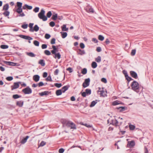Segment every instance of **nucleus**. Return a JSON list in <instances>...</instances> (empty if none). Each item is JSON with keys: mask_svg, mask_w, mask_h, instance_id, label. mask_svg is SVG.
<instances>
[{"mask_svg": "<svg viewBox=\"0 0 153 153\" xmlns=\"http://www.w3.org/2000/svg\"><path fill=\"white\" fill-rule=\"evenodd\" d=\"M45 11L43 9L41 10L40 12L38 14V16L39 18L42 19L43 21H45L47 20V17L49 18L52 15L51 11H49L47 13V16L45 15Z\"/></svg>", "mask_w": 153, "mask_h": 153, "instance_id": "1", "label": "nucleus"}, {"mask_svg": "<svg viewBox=\"0 0 153 153\" xmlns=\"http://www.w3.org/2000/svg\"><path fill=\"white\" fill-rule=\"evenodd\" d=\"M131 88L134 91L138 93L139 91H137L139 88V84L136 81L133 82L131 85Z\"/></svg>", "mask_w": 153, "mask_h": 153, "instance_id": "2", "label": "nucleus"}, {"mask_svg": "<svg viewBox=\"0 0 153 153\" xmlns=\"http://www.w3.org/2000/svg\"><path fill=\"white\" fill-rule=\"evenodd\" d=\"M18 8L16 9V12L18 13H20L22 12V3L20 2L16 3Z\"/></svg>", "mask_w": 153, "mask_h": 153, "instance_id": "3", "label": "nucleus"}, {"mask_svg": "<svg viewBox=\"0 0 153 153\" xmlns=\"http://www.w3.org/2000/svg\"><path fill=\"white\" fill-rule=\"evenodd\" d=\"M22 92L25 94H30L32 93V89L29 86L22 90Z\"/></svg>", "mask_w": 153, "mask_h": 153, "instance_id": "4", "label": "nucleus"}, {"mask_svg": "<svg viewBox=\"0 0 153 153\" xmlns=\"http://www.w3.org/2000/svg\"><path fill=\"white\" fill-rule=\"evenodd\" d=\"M68 127H70L71 129H76V125L72 122L69 121L67 123V126Z\"/></svg>", "mask_w": 153, "mask_h": 153, "instance_id": "5", "label": "nucleus"}, {"mask_svg": "<svg viewBox=\"0 0 153 153\" xmlns=\"http://www.w3.org/2000/svg\"><path fill=\"white\" fill-rule=\"evenodd\" d=\"M90 82V79L89 78L85 79L82 84V86L84 88L88 87L89 85Z\"/></svg>", "mask_w": 153, "mask_h": 153, "instance_id": "6", "label": "nucleus"}, {"mask_svg": "<svg viewBox=\"0 0 153 153\" xmlns=\"http://www.w3.org/2000/svg\"><path fill=\"white\" fill-rule=\"evenodd\" d=\"M21 82H14V85L13 86H12V89L13 90L16 89L18 88L19 87V84H21Z\"/></svg>", "mask_w": 153, "mask_h": 153, "instance_id": "7", "label": "nucleus"}, {"mask_svg": "<svg viewBox=\"0 0 153 153\" xmlns=\"http://www.w3.org/2000/svg\"><path fill=\"white\" fill-rule=\"evenodd\" d=\"M85 9L88 12L94 13V10L90 6H88L85 8Z\"/></svg>", "mask_w": 153, "mask_h": 153, "instance_id": "8", "label": "nucleus"}, {"mask_svg": "<svg viewBox=\"0 0 153 153\" xmlns=\"http://www.w3.org/2000/svg\"><path fill=\"white\" fill-rule=\"evenodd\" d=\"M130 73L131 76L133 78L136 79L138 78L137 74L135 71H131L130 72Z\"/></svg>", "mask_w": 153, "mask_h": 153, "instance_id": "9", "label": "nucleus"}, {"mask_svg": "<svg viewBox=\"0 0 153 153\" xmlns=\"http://www.w3.org/2000/svg\"><path fill=\"white\" fill-rule=\"evenodd\" d=\"M19 36L21 38L25 39L28 40H30L33 39V38L32 37H31L28 36L24 35H20Z\"/></svg>", "mask_w": 153, "mask_h": 153, "instance_id": "10", "label": "nucleus"}, {"mask_svg": "<svg viewBox=\"0 0 153 153\" xmlns=\"http://www.w3.org/2000/svg\"><path fill=\"white\" fill-rule=\"evenodd\" d=\"M50 93V92L48 91H45L41 93H39V95L41 96H47Z\"/></svg>", "mask_w": 153, "mask_h": 153, "instance_id": "11", "label": "nucleus"}, {"mask_svg": "<svg viewBox=\"0 0 153 153\" xmlns=\"http://www.w3.org/2000/svg\"><path fill=\"white\" fill-rule=\"evenodd\" d=\"M33 7L31 6H29L27 4H25L22 7V9L24 10H25L27 9L28 10H31L32 9Z\"/></svg>", "mask_w": 153, "mask_h": 153, "instance_id": "12", "label": "nucleus"}, {"mask_svg": "<svg viewBox=\"0 0 153 153\" xmlns=\"http://www.w3.org/2000/svg\"><path fill=\"white\" fill-rule=\"evenodd\" d=\"M135 142L133 140L128 142V146L130 147L131 148L134 146L135 145Z\"/></svg>", "mask_w": 153, "mask_h": 153, "instance_id": "13", "label": "nucleus"}, {"mask_svg": "<svg viewBox=\"0 0 153 153\" xmlns=\"http://www.w3.org/2000/svg\"><path fill=\"white\" fill-rule=\"evenodd\" d=\"M77 53L78 54L82 55L85 54V52L84 50H82L81 49H79L77 51Z\"/></svg>", "mask_w": 153, "mask_h": 153, "instance_id": "14", "label": "nucleus"}, {"mask_svg": "<svg viewBox=\"0 0 153 153\" xmlns=\"http://www.w3.org/2000/svg\"><path fill=\"white\" fill-rule=\"evenodd\" d=\"M40 78V76L38 75H35L33 76V80L36 82H38Z\"/></svg>", "mask_w": 153, "mask_h": 153, "instance_id": "15", "label": "nucleus"}, {"mask_svg": "<svg viewBox=\"0 0 153 153\" xmlns=\"http://www.w3.org/2000/svg\"><path fill=\"white\" fill-rule=\"evenodd\" d=\"M24 104V102L23 101L21 100L18 101L16 102V105L19 107H22L23 106Z\"/></svg>", "mask_w": 153, "mask_h": 153, "instance_id": "16", "label": "nucleus"}, {"mask_svg": "<svg viewBox=\"0 0 153 153\" xmlns=\"http://www.w3.org/2000/svg\"><path fill=\"white\" fill-rule=\"evenodd\" d=\"M100 93V94L101 96L105 97L106 95V92H105L103 91H98V93Z\"/></svg>", "mask_w": 153, "mask_h": 153, "instance_id": "17", "label": "nucleus"}, {"mask_svg": "<svg viewBox=\"0 0 153 153\" xmlns=\"http://www.w3.org/2000/svg\"><path fill=\"white\" fill-rule=\"evenodd\" d=\"M55 55L54 56H53V57L56 59L57 58L58 59H59L61 58V55L59 53H55V54H53Z\"/></svg>", "mask_w": 153, "mask_h": 153, "instance_id": "18", "label": "nucleus"}, {"mask_svg": "<svg viewBox=\"0 0 153 153\" xmlns=\"http://www.w3.org/2000/svg\"><path fill=\"white\" fill-rule=\"evenodd\" d=\"M38 63L42 66H44L45 65V62L43 59L40 60L39 61Z\"/></svg>", "mask_w": 153, "mask_h": 153, "instance_id": "19", "label": "nucleus"}, {"mask_svg": "<svg viewBox=\"0 0 153 153\" xmlns=\"http://www.w3.org/2000/svg\"><path fill=\"white\" fill-rule=\"evenodd\" d=\"M29 138V136H27L25 137L23 139H22V140L21 141V143L22 144H24L26 142L27 139Z\"/></svg>", "mask_w": 153, "mask_h": 153, "instance_id": "20", "label": "nucleus"}, {"mask_svg": "<svg viewBox=\"0 0 153 153\" xmlns=\"http://www.w3.org/2000/svg\"><path fill=\"white\" fill-rule=\"evenodd\" d=\"M69 87V86L68 85L65 86L64 87H63L61 89V90H62V92L63 93H64L66 91H67Z\"/></svg>", "mask_w": 153, "mask_h": 153, "instance_id": "21", "label": "nucleus"}, {"mask_svg": "<svg viewBox=\"0 0 153 153\" xmlns=\"http://www.w3.org/2000/svg\"><path fill=\"white\" fill-rule=\"evenodd\" d=\"M27 55L31 57H34L36 56V55L32 52L27 53Z\"/></svg>", "mask_w": 153, "mask_h": 153, "instance_id": "22", "label": "nucleus"}, {"mask_svg": "<svg viewBox=\"0 0 153 153\" xmlns=\"http://www.w3.org/2000/svg\"><path fill=\"white\" fill-rule=\"evenodd\" d=\"M9 5L8 4H6L3 6V10L5 11L7 10L9 8Z\"/></svg>", "mask_w": 153, "mask_h": 153, "instance_id": "23", "label": "nucleus"}, {"mask_svg": "<svg viewBox=\"0 0 153 153\" xmlns=\"http://www.w3.org/2000/svg\"><path fill=\"white\" fill-rule=\"evenodd\" d=\"M62 30L63 31H67L68 30V28H66V25H63L62 27Z\"/></svg>", "mask_w": 153, "mask_h": 153, "instance_id": "24", "label": "nucleus"}, {"mask_svg": "<svg viewBox=\"0 0 153 153\" xmlns=\"http://www.w3.org/2000/svg\"><path fill=\"white\" fill-rule=\"evenodd\" d=\"M33 23H30L29 25V27L30 28V31L31 32H33Z\"/></svg>", "mask_w": 153, "mask_h": 153, "instance_id": "25", "label": "nucleus"}, {"mask_svg": "<svg viewBox=\"0 0 153 153\" xmlns=\"http://www.w3.org/2000/svg\"><path fill=\"white\" fill-rule=\"evenodd\" d=\"M4 63L10 65L14 66L15 65V63L13 62L4 61Z\"/></svg>", "mask_w": 153, "mask_h": 153, "instance_id": "26", "label": "nucleus"}, {"mask_svg": "<svg viewBox=\"0 0 153 153\" xmlns=\"http://www.w3.org/2000/svg\"><path fill=\"white\" fill-rule=\"evenodd\" d=\"M97 103V100H96L95 101H92L91 103V105H90V107H93Z\"/></svg>", "mask_w": 153, "mask_h": 153, "instance_id": "27", "label": "nucleus"}, {"mask_svg": "<svg viewBox=\"0 0 153 153\" xmlns=\"http://www.w3.org/2000/svg\"><path fill=\"white\" fill-rule=\"evenodd\" d=\"M62 91L61 89L58 90L56 91V94L57 96L61 95L62 94Z\"/></svg>", "mask_w": 153, "mask_h": 153, "instance_id": "28", "label": "nucleus"}, {"mask_svg": "<svg viewBox=\"0 0 153 153\" xmlns=\"http://www.w3.org/2000/svg\"><path fill=\"white\" fill-rule=\"evenodd\" d=\"M97 64L95 62H92L91 64V67L92 68H95L97 66Z\"/></svg>", "mask_w": 153, "mask_h": 153, "instance_id": "29", "label": "nucleus"}, {"mask_svg": "<svg viewBox=\"0 0 153 153\" xmlns=\"http://www.w3.org/2000/svg\"><path fill=\"white\" fill-rule=\"evenodd\" d=\"M85 91L87 95H90L91 94V90L90 89H87Z\"/></svg>", "mask_w": 153, "mask_h": 153, "instance_id": "30", "label": "nucleus"}, {"mask_svg": "<svg viewBox=\"0 0 153 153\" xmlns=\"http://www.w3.org/2000/svg\"><path fill=\"white\" fill-rule=\"evenodd\" d=\"M57 18V13H54L53 14L52 17V19L54 20H55Z\"/></svg>", "mask_w": 153, "mask_h": 153, "instance_id": "31", "label": "nucleus"}, {"mask_svg": "<svg viewBox=\"0 0 153 153\" xmlns=\"http://www.w3.org/2000/svg\"><path fill=\"white\" fill-rule=\"evenodd\" d=\"M39 29V27L37 25H35L33 29V31H34L36 32L38 31Z\"/></svg>", "mask_w": 153, "mask_h": 153, "instance_id": "32", "label": "nucleus"}, {"mask_svg": "<svg viewBox=\"0 0 153 153\" xmlns=\"http://www.w3.org/2000/svg\"><path fill=\"white\" fill-rule=\"evenodd\" d=\"M61 33L62 34V38H65L67 35V33L66 32H61Z\"/></svg>", "mask_w": 153, "mask_h": 153, "instance_id": "33", "label": "nucleus"}, {"mask_svg": "<svg viewBox=\"0 0 153 153\" xmlns=\"http://www.w3.org/2000/svg\"><path fill=\"white\" fill-rule=\"evenodd\" d=\"M129 127L130 130H133L135 129V127L133 125L130 124L129 125Z\"/></svg>", "mask_w": 153, "mask_h": 153, "instance_id": "34", "label": "nucleus"}, {"mask_svg": "<svg viewBox=\"0 0 153 153\" xmlns=\"http://www.w3.org/2000/svg\"><path fill=\"white\" fill-rule=\"evenodd\" d=\"M120 104V102L117 100L114 101L112 103V105H116Z\"/></svg>", "mask_w": 153, "mask_h": 153, "instance_id": "35", "label": "nucleus"}, {"mask_svg": "<svg viewBox=\"0 0 153 153\" xmlns=\"http://www.w3.org/2000/svg\"><path fill=\"white\" fill-rule=\"evenodd\" d=\"M45 54L48 56L50 55L51 54V52L49 51L48 50H45L44 51Z\"/></svg>", "mask_w": 153, "mask_h": 153, "instance_id": "36", "label": "nucleus"}, {"mask_svg": "<svg viewBox=\"0 0 153 153\" xmlns=\"http://www.w3.org/2000/svg\"><path fill=\"white\" fill-rule=\"evenodd\" d=\"M0 48L3 49H6L8 48V46L6 45H1L0 46Z\"/></svg>", "mask_w": 153, "mask_h": 153, "instance_id": "37", "label": "nucleus"}, {"mask_svg": "<svg viewBox=\"0 0 153 153\" xmlns=\"http://www.w3.org/2000/svg\"><path fill=\"white\" fill-rule=\"evenodd\" d=\"M101 57L100 56H98L97 58H96L95 61L97 62H100L101 61Z\"/></svg>", "mask_w": 153, "mask_h": 153, "instance_id": "38", "label": "nucleus"}, {"mask_svg": "<svg viewBox=\"0 0 153 153\" xmlns=\"http://www.w3.org/2000/svg\"><path fill=\"white\" fill-rule=\"evenodd\" d=\"M126 79L128 81V82L130 81L131 80H132L133 79L131 77L129 76L128 75L125 76Z\"/></svg>", "mask_w": 153, "mask_h": 153, "instance_id": "39", "label": "nucleus"}, {"mask_svg": "<svg viewBox=\"0 0 153 153\" xmlns=\"http://www.w3.org/2000/svg\"><path fill=\"white\" fill-rule=\"evenodd\" d=\"M69 121L67 120H63L62 121V123L63 124V125H66L67 126L68 122H69Z\"/></svg>", "mask_w": 153, "mask_h": 153, "instance_id": "40", "label": "nucleus"}, {"mask_svg": "<svg viewBox=\"0 0 153 153\" xmlns=\"http://www.w3.org/2000/svg\"><path fill=\"white\" fill-rule=\"evenodd\" d=\"M3 14L5 16H7L9 15L10 12L6 10L5 11Z\"/></svg>", "mask_w": 153, "mask_h": 153, "instance_id": "41", "label": "nucleus"}, {"mask_svg": "<svg viewBox=\"0 0 153 153\" xmlns=\"http://www.w3.org/2000/svg\"><path fill=\"white\" fill-rule=\"evenodd\" d=\"M104 39V37L102 35H99L98 36V39L101 41H103Z\"/></svg>", "mask_w": 153, "mask_h": 153, "instance_id": "42", "label": "nucleus"}, {"mask_svg": "<svg viewBox=\"0 0 153 153\" xmlns=\"http://www.w3.org/2000/svg\"><path fill=\"white\" fill-rule=\"evenodd\" d=\"M33 44L35 46H38L39 45V42L36 40L34 41Z\"/></svg>", "mask_w": 153, "mask_h": 153, "instance_id": "43", "label": "nucleus"}, {"mask_svg": "<svg viewBox=\"0 0 153 153\" xmlns=\"http://www.w3.org/2000/svg\"><path fill=\"white\" fill-rule=\"evenodd\" d=\"M55 86L57 88H59L62 86L61 83H56L54 84Z\"/></svg>", "mask_w": 153, "mask_h": 153, "instance_id": "44", "label": "nucleus"}, {"mask_svg": "<svg viewBox=\"0 0 153 153\" xmlns=\"http://www.w3.org/2000/svg\"><path fill=\"white\" fill-rule=\"evenodd\" d=\"M87 70L86 68H83L82 71V73L83 74H86L87 73Z\"/></svg>", "mask_w": 153, "mask_h": 153, "instance_id": "45", "label": "nucleus"}, {"mask_svg": "<svg viewBox=\"0 0 153 153\" xmlns=\"http://www.w3.org/2000/svg\"><path fill=\"white\" fill-rule=\"evenodd\" d=\"M39 7H36L33 10V11L35 13H37L39 11Z\"/></svg>", "mask_w": 153, "mask_h": 153, "instance_id": "46", "label": "nucleus"}, {"mask_svg": "<svg viewBox=\"0 0 153 153\" xmlns=\"http://www.w3.org/2000/svg\"><path fill=\"white\" fill-rule=\"evenodd\" d=\"M136 50L135 49L132 50L131 52V56H134L136 53Z\"/></svg>", "mask_w": 153, "mask_h": 153, "instance_id": "47", "label": "nucleus"}, {"mask_svg": "<svg viewBox=\"0 0 153 153\" xmlns=\"http://www.w3.org/2000/svg\"><path fill=\"white\" fill-rule=\"evenodd\" d=\"M45 38L47 39H49L51 37V35L48 33H46L45 35Z\"/></svg>", "mask_w": 153, "mask_h": 153, "instance_id": "48", "label": "nucleus"}, {"mask_svg": "<svg viewBox=\"0 0 153 153\" xmlns=\"http://www.w3.org/2000/svg\"><path fill=\"white\" fill-rule=\"evenodd\" d=\"M20 97L18 94H14L13 96V97L14 99H16Z\"/></svg>", "mask_w": 153, "mask_h": 153, "instance_id": "49", "label": "nucleus"}, {"mask_svg": "<svg viewBox=\"0 0 153 153\" xmlns=\"http://www.w3.org/2000/svg\"><path fill=\"white\" fill-rule=\"evenodd\" d=\"M56 39L54 38H52L51 41V44H54L55 43Z\"/></svg>", "mask_w": 153, "mask_h": 153, "instance_id": "50", "label": "nucleus"}, {"mask_svg": "<svg viewBox=\"0 0 153 153\" xmlns=\"http://www.w3.org/2000/svg\"><path fill=\"white\" fill-rule=\"evenodd\" d=\"M13 79V78L12 76H8L6 78V79L9 81L12 80Z\"/></svg>", "mask_w": 153, "mask_h": 153, "instance_id": "51", "label": "nucleus"}, {"mask_svg": "<svg viewBox=\"0 0 153 153\" xmlns=\"http://www.w3.org/2000/svg\"><path fill=\"white\" fill-rule=\"evenodd\" d=\"M46 81H52V79L50 76H49L46 79Z\"/></svg>", "mask_w": 153, "mask_h": 153, "instance_id": "52", "label": "nucleus"}, {"mask_svg": "<svg viewBox=\"0 0 153 153\" xmlns=\"http://www.w3.org/2000/svg\"><path fill=\"white\" fill-rule=\"evenodd\" d=\"M46 143L44 141H42L40 143L39 146H43L45 145Z\"/></svg>", "mask_w": 153, "mask_h": 153, "instance_id": "53", "label": "nucleus"}, {"mask_svg": "<svg viewBox=\"0 0 153 153\" xmlns=\"http://www.w3.org/2000/svg\"><path fill=\"white\" fill-rule=\"evenodd\" d=\"M80 94H81L82 96L83 97H85L87 95L86 93L85 92H80Z\"/></svg>", "mask_w": 153, "mask_h": 153, "instance_id": "54", "label": "nucleus"}, {"mask_svg": "<svg viewBox=\"0 0 153 153\" xmlns=\"http://www.w3.org/2000/svg\"><path fill=\"white\" fill-rule=\"evenodd\" d=\"M49 25L53 27L55 26V23L53 22L52 21L49 23Z\"/></svg>", "mask_w": 153, "mask_h": 153, "instance_id": "55", "label": "nucleus"}, {"mask_svg": "<svg viewBox=\"0 0 153 153\" xmlns=\"http://www.w3.org/2000/svg\"><path fill=\"white\" fill-rule=\"evenodd\" d=\"M28 26V25L27 24H24L23 25H22V27L24 28V29H26Z\"/></svg>", "mask_w": 153, "mask_h": 153, "instance_id": "56", "label": "nucleus"}, {"mask_svg": "<svg viewBox=\"0 0 153 153\" xmlns=\"http://www.w3.org/2000/svg\"><path fill=\"white\" fill-rule=\"evenodd\" d=\"M80 47L82 49H83L84 48L85 46L84 44L82 43H81L80 44Z\"/></svg>", "mask_w": 153, "mask_h": 153, "instance_id": "57", "label": "nucleus"}, {"mask_svg": "<svg viewBox=\"0 0 153 153\" xmlns=\"http://www.w3.org/2000/svg\"><path fill=\"white\" fill-rule=\"evenodd\" d=\"M47 45L46 44H42V49H45L47 48Z\"/></svg>", "mask_w": 153, "mask_h": 153, "instance_id": "58", "label": "nucleus"}, {"mask_svg": "<svg viewBox=\"0 0 153 153\" xmlns=\"http://www.w3.org/2000/svg\"><path fill=\"white\" fill-rule=\"evenodd\" d=\"M92 41L95 43H97L98 42L97 39L95 38H93L92 39Z\"/></svg>", "mask_w": 153, "mask_h": 153, "instance_id": "59", "label": "nucleus"}, {"mask_svg": "<svg viewBox=\"0 0 153 153\" xmlns=\"http://www.w3.org/2000/svg\"><path fill=\"white\" fill-rule=\"evenodd\" d=\"M57 51V49H53V50L51 51V52L52 54H55Z\"/></svg>", "mask_w": 153, "mask_h": 153, "instance_id": "60", "label": "nucleus"}, {"mask_svg": "<svg viewBox=\"0 0 153 153\" xmlns=\"http://www.w3.org/2000/svg\"><path fill=\"white\" fill-rule=\"evenodd\" d=\"M64 151V150L63 148H61L59 149V153H63Z\"/></svg>", "mask_w": 153, "mask_h": 153, "instance_id": "61", "label": "nucleus"}, {"mask_svg": "<svg viewBox=\"0 0 153 153\" xmlns=\"http://www.w3.org/2000/svg\"><path fill=\"white\" fill-rule=\"evenodd\" d=\"M59 72V70L58 69H56L54 72V74L55 75H57Z\"/></svg>", "mask_w": 153, "mask_h": 153, "instance_id": "62", "label": "nucleus"}, {"mask_svg": "<svg viewBox=\"0 0 153 153\" xmlns=\"http://www.w3.org/2000/svg\"><path fill=\"white\" fill-rule=\"evenodd\" d=\"M101 50H101V48L100 47H97V49H96V51L98 52H100V51H101Z\"/></svg>", "mask_w": 153, "mask_h": 153, "instance_id": "63", "label": "nucleus"}, {"mask_svg": "<svg viewBox=\"0 0 153 153\" xmlns=\"http://www.w3.org/2000/svg\"><path fill=\"white\" fill-rule=\"evenodd\" d=\"M123 74L125 75V76L128 75L127 72L126 70H123Z\"/></svg>", "mask_w": 153, "mask_h": 153, "instance_id": "64", "label": "nucleus"}]
</instances>
